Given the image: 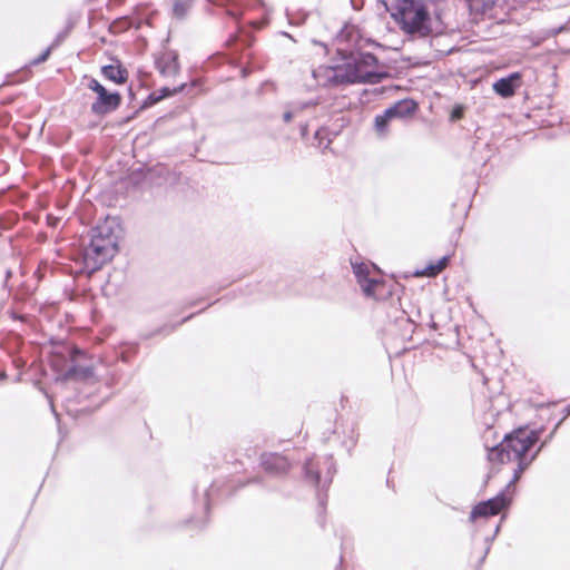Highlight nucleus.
Masks as SVG:
<instances>
[{"label":"nucleus","mask_w":570,"mask_h":570,"mask_svg":"<svg viewBox=\"0 0 570 570\" xmlns=\"http://www.w3.org/2000/svg\"><path fill=\"white\" fill-rule=\"evenodd\" d=\"M538 440L539 433L537 431L519 429L505 435L498 445L489 450L488 460L493 465L511 462L517 463L512 479L507 485L508 488L518 482L522 472L535 460L543 444L531 455H529L528 452Z\"/></svg>","instance_id":"f257e3e1"},{"label":"nucleus","mask_w":570,"mask_h":570,"mask_svg":"<svg viewBox=\"0 0 570 570\" xmlns=\"http://www.w3.org/2000/svg\"><path fill=\"white\" fill-rule=\"evenodd\" d=\"M122 228L116 217H107L91 230V238L83 252V264L94 273L109 262L118 252Z\"/></svg>","instance_id":"f03ea898"},{"label":"nucleus","mask_w":570,"mask_h":570,"mask_svg":"<svg viewBox=\"0 0 570 570\" xmlns=\"http://www.w3.org/2000/svg\"><path fill=\"white\" fill-rule=\"evenodd\" d=\"M381 2L404 33L421 38L431 33V17L422 0H381Z\"/></svg>","instance_id":"7ed1b4c3"},{"label":"nucleus","mask_w":570,"mask_h":570,"mask_svg":"<svg viewBox=\"0 0 570 570\" xmlns=\"http://www.w3.org/2000/svg\"><path fill=\"white\" fill-rule=\"evenodd\" d=\"M377 58L372 53H361L357 58L343 63L345 83H379L387 73L377 71Z\"/></svg>","instance_id":"20e7f679"},{"label":"nucleus","mask_w":570,"mask_h":570,"mask_svg":"<svg viewBox=\"0 0 570 570\" xmlns=\"http://www.w3.org/2000/svg\"><path fill=\"white\" fill-rule=\"evenodd\" d=\"M417 108V105L412 99H402L395 102L374 118V129L379 137L384 138L387 136L389 126L395 119H405L412 116Z\"/></svg>","instance_id":"39448f33"},{"label":"nucleus","mask_w":570,"mask_h":570,"mask_svg":"<svg viewBox=\"0 0 570 570\" xmlns=\"http://www.w3.org/2000/svg\"><path fill=\"white\" fill-rule=\"evenodd\" d=\"M305 478L315 485L327 488L336 472L332 455L317 459H309L304 464Z\"/></svg>","instance_id":"423d86ee"},{"label":"nucleus","mask_w":570,"mask_h":570,"mask_svg":"<svg viewBox=\"0 0 570 570\" xmlns=\"http://www.w3.org/2000/svg\"><path fill=\"white\" fill-rule=\"evenodd\" d=\"M88 89L97 94V99L91 104V112L95 115H106L116 110L121 104L119 92H109L97 79L88 78Z\"/></svg>","instance_id":"0eeeda50"},{"label":"nucleus","mask_w":570,"mask_h":570,"mask_svg":"<svg viewBox=\"0 0 570 570\" xmlns=\"http://www.w3.org/2000/svg\"><path fill=\"white\" fill-rule=\"evenodd\" d=\"M352 268L363 293L367 297L376 298L379 296V289L382 288L384 284L381 279L371 276L374 271V265L353 263Z\"/></svg>","instance_id":"6e6552de"},{"label":"nucleus","mask_w":570,"mask_h":570,"mask_svg":"<svg viewBox=\"0 0 570 570\" xmlns=\"http://www.w3.org/2000/svg\"><path fill=\"white\" fill-rule=\"evenodd\" d=\"M509 504V499L503 492L497 497L478 503L471 511L469 520L474 522L479 518H488L497 515L502 509Z\"/></svg>","instance_id":"1a4fd4ad"},{"label":"nucleus","mask_w":570,"mask_h":570,"mask_svg":"<svg viewBox=\"0 0 570 570\" xmlns=\"http://www.w3.org/2000/svg\"><path fill=\"white\" fill-rule=\"evenodd\" d=\"M313 77L318 86H338L345 83L343 65L320 66L313 70Z\"/></svg>","instance_id":"9d476101"},{"label":"nucleus","mask_w":570,"mask_h":570,"mask_svg":"<svg viewBox=\"0 0 570 570\" xmlns=\"http://www.w3.org/2000/svg\"><path fill=\"white\" fill-rule=\"evenodd\" d=\"M261 465L267 473L274 475L285 474L291 468L288 459L278 453H263L261 455Z\"/></svg>","instance_id":"9b49d317"},{"label":"nucleus","mask_w":570,"mask_h":570,"mask_svg":"<svg viewBox=\"0 0 570 570\" xmlns=\"http://www.w3.org/2000/svg\"><path fill=\"white\" fill-rule=\"evenodd\" d=\"M155 66L163 77L169 78L176 76L179 71L177 52L171 50L161 52L155 59Z\"/></svg>","instance_id":"f8f14e48"},{"label":"nucleus","mask_w":570,"mask_h":570,"mask_svg":"<svg viewBox=\"0 0 570 570\" xmlns=\"http://www.w3.org/2000/svg\"><path fill=\"white\" fill-rule=\"evenodd\" d=\"M521 75L519 72L510 73L508 77L500 78L493 83L495 94L503 98H509L514 95L515 89L520 87Z\"/></svg>","instance_id":"ddd939ff"},{"label":"nucleus","mask_w":570,"mask_h":570,"mask_svg":"<svg viewBox=\"0 0 570 570\" xmlns=\"http://www.w3.org/2000/svg\"><path fill=\"white\" fill-rule=\"evenodd\" d=\"M101 73L106 79L117 85L125 83L128 78V71L125 68H122L119 63L104 66L101 68Z\"/></svg>","instance_id":"4468645a"},{"label":"nucleus","mask_w":570,"mask_h":570,"mask_svg":"<svg viewBox=\"0 0 570 570\" xmlns=\"http://www.w3.org/2000/svg\"><path fill=\"white\" fill-rule=\"evenodd\" d=\"M185 87H186V83H181L173 89H170L168 87H163L158 91L150 94L149 99L153 102H158L164 98H167V97L174 96L178 92H181L185 89Z\"/></svg>","instance_id":"2eb2a0df"},{"label":"nucleus","mask_w":570,"mask_h":570,"mask_svg":"<svg viewBox=\"0 0 570 570\" xmlns=\"http://www.w3.org/2000/svg\"><path fill=\"white\" fill-rule=\"evenodd\" d=\"M92 376L91 366L72 365L65 374L66 379H89Z\"/></svg>","instance_id":"dca6fc26"},{"label":"nucleus","mask_w":570,"mask_h":570,"mask_svg":"<svg viewBox=\"0 0 570 570\" xmlns=\"http://www.w3.org/2000/svg\"><path fill=\"white\" fill-rule=\"evenodd\" d=\"M194 0H174L173 13L177 19H184L190 8L193 7Z\"/></svg>","instance_id":"f3484780"},{"label":"nucleus","mask_w":570,"mask_h":570,"mask_svg":"<svg viewBox=\"0 0 570 570\" xmlns=\"http://www.w3.org/2000/svg\"><path fill=\"white\" fill-rule=\"evenodd\" d=\"M449 263V256H443L440 258L436 263L430 264L425 267L422 275L433 277L436 276L439 273H441Z\"/></svg>","instance_id":"a211bd4d"},{"label":"nucleus","mask_w":570,"mask_h":570,"mask_svg":"<svg viewBox=\"0 0 570 570\" xmlns=\"http://www.w3.org/2000/svg\"><path fill=\"white\" fill-rule=\"evenodd\" d=\"M316 105L315 101L313 100H308V101H305V102H294L292 105V107L296 110V112L298 114L299 111L306 109V108H311V107H314Z\"/></svg>","instance_id":"6ab92c4d"},{"label":"nucleus","mask_w":570,"mask_h":570,"mask_svg":"<svg viewBox=\"0 0 570 570\" xmlns=\"http://www.w3.org/2000/svg\"><path fill=\"white\" fill-rule=\"evenodd\" d=\"M52 47H55V43L47 48L39 57L33 59L32 65H39L45 62L49 58Z\"/></svg>","instance_id":"aec40b11"},{"label":"nucleus","mask_w":570,"mask_h":570,"mask_svg":"<svg viewBox=\"0 0 570 570\" xmlns=\"http://www.w3.org/2000/svg\"><path fill=\"white\" fill-rule=\"evenodd\" d=\"M499 530H500V525L498 524V525L495 527V529H494V532H493V535H492L491 540H493V539H494V537L498 534ZM487 543H488V544H487V547H485V549H484V553H483V556H482V558H481V562H483V560L485 559V557H487L488 552L490 551V538H487Z\"/></svg>","instance_id":"412c9836"},{"label":"nucleus","mask_w":570,"mask_h":570,"mask_svg":"<svg viewBox=\"0 0 570 570\" xmlns=\"http://www.w3.org/2000/svg\"><path fill=\"white\" fill-rule=\"evenodd\" d=\"M295 116H297L296 110L291 106V109L284 112L283 119L285 122H289Z\"/></svg>","instance_id":"4be33fe9"},{"label":"nucleus","mask_w":570,"mask_h":570,"mask_svg":"<svg viewBox=\"0 0 570 570\" xmlns=\"http://www.w3.org/2000/svg\"><path fill=\"white\" fill-rule=\"evenodd\" d=\"M463 116V109L462 107H455L451 112V118L453 120L461 119Z\"/></svg>","instance_id":"5701e85b"},{"label":"nucleus","mask_w":570,"mask_h":570,"mask_svg":"<svg viewBox=\"0 0 570 570\" xmlns=\"http://www.w3.org/2000/svg\"><path fill=\"white\" fill-rule=\"evenodd\" d=\"M6 376H7V375H6V373H4V372H1V373H0V380L6 379Z\"/></svg>","instance_id":"b1692460"},{"label":"nucleus","mask_w":570,"mask_h":570,"mask_svg":"<svg viewBox=\"0 0 570 570\" xmlns=\"http://www.w3.org/2000/svg\"><path fill=\"white\" fill-rule=\"evenodd\" d=\"M73 353L75 354H80V351L79 350H75Z\"/></svg>","instance_id":"393cba45"}]
</instances>
